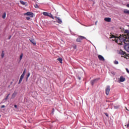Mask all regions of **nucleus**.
I'll return each instance as SVG.
<instances>
[{"mask_svg": "<svg viewBox=\"0 0 129 129\" xmlns=\"http://www.w3.org/2000/svg\"><path fill=\"white\" fill-rule=\"evenodd\" d=\"M118 38V44L119 45H122V43L124 44L127 43V37L125 35H120Z\"/></svg>", "mask_w": 129, "mask_h": 129, "instance_id": "1", "label": "nucleus"}, {"mask_svg": "<svg viewBox=\"0 0 129 129\" xmlns=\"http://www.w3.org/2000/svg\"><path fill=\"white\" fill-rule=\"evenodd\" d=\"M42 14L43 16H45V17H49V18H51V19H53V20H54V17L51 13L48 12H43Z\"/></svg>", "mask_w": 129, "mask_h": 129, "instance_id": "2", "label": "nucleus"}, {"mask_svg": "<svg viewBox=\"0 0 129 129\" xmlns=\"http://www.w3.org/2000/svg\"><path fill=\"white\" fill-rule=\"evenodd\" d=\"M110 91V86H107L105 88V93L106 95H108V94H109Z\"/></svg>", "mask_w": 129, "mask_h": 129, "instance_id": "3", "label": "nucleus"}, {"mask_svg": "<svg viewBox=\"0 0 129 129\" xmlns=\"http://www.w3.org/2000/svg\"><path fill=\"white\" fill-rule=\"evenodd\" d=\"M24 15H25V16H28L30 18H33V17H34V13L30 12H28L26 13H24Z\"/></svg>", "mask_w": 129, "mask_h": 129, "instance_id": "4", "label": "nucleus"}, {"mask_svg": "<svg viewBox=\"0 0 129 129\" xmlns=\"http://www.w3.org/2000/svg\"><path fill=\"white\" fill-rule=\"evenodd\" d=\"M110 39H112V41H115L116 43H118V37H115L114 35H112L111 37H110Z\"/></svg>", "mask_w": 129, "mask_h": 129, "instance_id": "5", "label": "nucleus"}, {"mask_svg": "<svg viewBox=\"0 0 129 129\" xmlns=\"http://www.w3.org/2000/svg\"><path fill=\"white\" fill-rule=\"evenodd\" d=\"M124 48L127 52H129V44L127 42H126V44L124 45Z\"/></svg>", "mask_w": 129, "mask_h": 129, "instance_id": "6", "label": "nucleus"}, {"mask_svg": "<svg viewBox=\"0 0 129 129\" xmlns=\"http://www.w3.org/2000/svg\"><path fill=\"white\" fill-rule=\"evenodd\" d=\"M83 39H85V37L80 36L77 39L76 41L77 42H80L82 40H83Z\"/></svg>", "mask_w": 129, "mask_h": 129, "instance_id": "7", "label": "nucleus"}, {"mask_svg": "<svg viewBox=\"0 0 129 129\" xmlns=\"http://www.w3.org/2000/svg\"><path fill=\"white\" fill-rule=\"evenodd\" d=\"M119 81H120V82H124V81H125V78L121 76L119 79Z\"/></svg>", "mask_w": 129, "mask_h": 129, "instance_id": "8", "label": "nucleus"}, {"mask_svg": "<svg viewBox=\"0 0 129 129\" xmlns=\"http://www.w3.org/2000/svg\"><path fill=\"white\" fill-rule=\"evenodd\" d=\"M24 77H25V76L21 75L19 81V84L22 83V81H23V79H24Z\"/></svg>", "mask_w": 129, "mask_h": 129, "instance_id": "9", "label": "nucleus"}, {"mask_svg": "<svg viewBox=\"0 0 129 129\" xmlns=\"http://www.w3.org/2000/svg\"><path fill=\"white\" fill-rule=\"evenodd\" d=\"M99 79V78H97V79H95L92 81H91V85H93V84H94V83H95V82H96V81H98Z\"/></svg>", "mask_w": 129, "mask_h": 129, "instance_id": "10", "label": "nucleus"}, {"mask_svg": "<svg viewBox=\"0 0 129 129\" xmlns=\"http://www.w3.org/2000/svg\"><path fill=\"white\" fill-rule=\"evenodd\" d=\"M29 41L31 42V43H32L34 45H36V41H35V39L30 38L29 39Z\"/></svg>", "mask_w": 129, "mask_h": 129, "instance_id": "11", "label": "nucleus"}, {"mask_svg": "<svg viewBox=\"0 0 129 129\" xmlns=\"http://www.w3.org/2000/svg\"><path fill=\"white\" fill-rule=\"evenodd\" d=\"M98 58L99 59V60H100V61H104V57H103V56H102V55H98Z\"/></svg>", "mask_w": 129, "mask_h": 129, "instance_id": "12", "label": "nucleus"}, {"mask_svg": "<svg viewBox=\"0 0 129 129\" xmlns=\"http://www.w3.org/2000/svg\"><path fill=\"white\" fill-rule=\"evenodd\" d=\"M56 21L58 24H62V20H61V18L60 17L56 18Z\"/></svg>", "mask_w": 129, "mask_h": 129, "instance_id": "13", "label": "nucleus"}, {"mask_svg": "<svg viewBox=\"0 0 129 129\" xmlns=\"http://www.w3.org/2000/svg\"><path fill=\"white\" fill-rule=\"evenodd\" d=\"M20 3L21 4V5H23V6H27V2H24L23 1H20Z\"/></svg>", "mask_w": 129, "mask_h": 129, "instance_id": "14", "label": "nucleus"}, {"mask_svg": "<svg viewBox=\"0 0 129 129\" xmlns=\"http://www.w3.org/2000/svg\"><path fill=\"white\" fill-rule=\"evenodd\" d=\"M104 21L109 22L111 21V19L110 18H106L104 19Z\"/></svg>", "mask_w": 129, "mask_h": 129, "instance_id": "15", "label": "nucleus"}, {"mask_svg": "<svg viewBox=\"0 0 129 129\" xmlns=\"http://www.w3.org/2000/svg\"><path fill=\"white\" fill-rule=\"evenodd\" d=\"M16 95H17V92H14V93L12 94L11 98H15V97H16Z\"/></svg>", "mask_w": 129, "mask_h": 129, "instance_id": "16", "label": "nucleus"}, {"mask_svg": "<svg viewBox=\"0 0 129 129\" xmlns=\"http://www.w3.org/2000/svg\"><path fill=\"white\" fill-rule=\"evenodd\" d=\"M119 53H120V55H124L125 54V52L122 50H120L119 51Z\"/></svg>", "mask_w": 129, "mask_h": 129, "instance_id": "17", "label": "nucleus"}, {"mask_svg": "<svg viewBox=\"0 0 129 129\" xmlns=\"http://www.w3.org/2000/svg\"><path fill=\"white\" fill-rule=\"evenodd\" d=\"M123 13L124 14H128V15H129V10H128L127 9H124Z\"/></svg>", "mask_w": 129, "mask_h": 129, "instance_id": "18", "label": "nucleus"}, {"mask_svg": "<svg viewBox=\"0 0 129 129\" xmlns=\"http://www.w3.org/2000/svg\"><path fill=\"white\" fill-rule=\"evenodd\" d=\"M6 17H7V13L5 12L2 15V18L3 19H6Z\"/></svg>", "mask_w": 129, "mask_h": 129, "instance_id": "19", "label": "nucleus"}, {"mask_svg": "<svg viewBox=\"0 0 129 129\" xmlns=\"http://www.w3.org/2000/svg\"><path fill=\"white\" fill-rule=\"evenodd\" d=\"M23 53H21L20 56V61H22V59H23Z\"/></svg>", "mask_w": 129, "mask_h": 129, "instance_id": "20", "label": "nucleus"}, {"mask_svg": "<svg viewBox=\"0 0 129 129\" xmlns=\"http://www.w3.org/2000/svg\"><path fill=\"white\" fill-rule=\"evenodd\" d=\"M57 60L60 62V63H62V61H63V59H62V58H57Z\"/></svg>", "mask_w": 129, "mask_h": 129, "instance_id": "21", "label": "nucleus"}, {"mask_svg": "<svg viewBox=\"0 0 129 129\" xmlns=\"http://www.w3.org/2000/svg\"><path fill=\"white\" fill-rule=\"evenodd\" d=\"M30 75H31V74H30V73H28L27 75L26 81L28 80V79L29 78V77H30Z\"/></svg>", "mask_w": 129, "mask_h": 129, "instance_id": "22", "label": "nucleus"}, {"mask_svg": "<svg viewBox=\"0 0 129 129\" xmlns=\"http://www.w3.org/2000/svg\"><path fill=\"white\" fill-rule=\"evenodd\" d=\"M126 37H127V43H128L129 42V34L127 35H125Z\"/></svg>", "mask_w": 129, "mask_h": 129, "instance_id": "23", "label": "nucleus"}, {"mask_svg": "<svg viewBox=\"0 0 129 129\" xmlns=\"http://www.w3.org/2000/svg\"><path fill=\"white\" fill-rule=\"evenodd\" d=\"M10 94H9L6 97V98L4 99V100H8V99H9V96H10Z\"/></svg>", "mask_w": 129, "mask_h": 129, "instance_id": "24", "label": "nucleus"}, {"mask_svg": "<svg viewBox=\"0 0 129 129\" xmlns=\"http://www.w3.org/2000/svg\"><path fill=\"white\" fill-rule=\"evenodd\" d=\"M22 75H23V76H25V75H26V69H25L24 70L23 73V74H22Z\"/></svg>", "mask_w": 129, "mask_h": 129, "instance_id": "25", "label": "nucleus"}, {"mask_svg": "<svg viewBox=\"0 0 129 129\" xmlns=\"http://www.w3.org/2000/svg\"><path fill=\"white\" fill-rule=\"evenodd\" d=\"M124 33L125 34H127V35H129V30H125L124 31Z\"/></svg>", "mask_w": 129, "mask_h": 129, "instance_id": "26", "label": "nucleus"}, {"mask_svg": "<svg viewBox=\"0 0 129 129\" xmlns=\"http://www.w3.org/2000/svg\"><path fill=\"white\" fill-rule=\"evenodd\" d=\"M1 56H2V58H4V57H5V53H4V51H2Z\"/></svg>", "mask_w": 129, "mask_h": 129, "instance_id": "27", "label": "nucleus"}, {"mask_svg": "<svg viewBox=\"0 0 129 129\" xmlns=\"http://www.w3.org/2000/svg\"><path fill=\"white\" fill-rule=\"evenodd\" d=\"M114 64H115L116 65H117V64H118V61L117 60H115L114 61Z\"/></svg>", "mask_w": 129, "mask_h": 129, "instance_id": "28", "label": "nucleus"}, {"mask_svg": "<svg viewBox=\"0 0 129 129\" xmlns=\"http://www.w3.org/2000/svg\"><path fill=\"white\" fill-rule=\"evenodd\" d=\"M34 7L36 9H39V6L38 5H35Z\"/></svg>", "mask_w": 129, "mask_h": 129, "instance_id": "29", "label": "nucleus"}, {"mask_svg": "<svg viewBox=\"0 0 129 129\" xmlns=\"http://www.w3.org/2000/svg\"><path fill=\"white\" fill-rule=\"evenodd\" d=\"M125 70H126L127 73H128V74H129V70H128V69L126 68V69H125Z\"/></svg>", "mask_w": 129, "mask_h": 129, "instance_id": "30", "label": "nucleus"}, {"mask_svg": "<svg viewBox=\"0 0 129 129\" xmlns=\"http://www.w3.org/2000/svg\"><path fill=\"white\" fill-rule=\"evenodd\" d=\"M114 107L115 109H117V108H118V106H114Z\"/></svg>", "mask_w": 129, "mask_h": 129, "instance_id": "31", "label": "nucleus"}, {"mask_svg": "<svg viewBox=\"0 0 129 129\" xmlns=\"http://www.w3.org/2000/svg\"><path fill=\"white\" fill-rule=\"evenodd\" d=\"M1 108H5V105H2V106H1Z\"/></svg>", "mask_w": 129, "mask_h": 129, "instance_id": "32", "label": "nucleus"}, {"mask_svg": "<svg viewBox=\"0 0 129 129\" xmlns=\"http://www.w3.org/2000/svg\"><path fill=\"white\" fill-rule=\"evenodd\" d=\"M105 114L106 116L108 117V114L107 113H105Z\"/></svg>", "mask_w": 129, "mask_h": 129, "instance_id": "33", "label": "nucleus"}, {"mask_svg": "<svg viewBox=\"0 0 129 129\" xmlns=\"http://www.w3.org/2000/svg\"><path fill=\"white\" fill-rule=\"evenodd\" d=\"M30 17H26V20H30Z\"/></svg>", "mask_w": 129, "mask_h": 129, "instance_id": "34", "label": "nucleus"}, {"mask_svg": "<svg viewBox=\"0 0 129 129\" xmlns=\"http://www.w3.org/2000/svg\"><path fill=\"white\" fill-rule=\"evenodd\" d=\"M78 79H79V80H81V78L80 77H79Z\"/></svg>", "mask_w": 129, "mask_h": 129, "instance_id": "35", "label": "nucleus"}, {"mask_svg": "<svg viewBox=\"0 0 129 129\" xmlns=\"http://www.w3.org/2000/svg\"><path fill=\"white\" fill-rule=\"evenodd\" d=\"M54 111H55V110H54V109H52V114H53V113H54Z\"/></svg>", "mask_w": 129, "mask_h": 129, "instance_id": "36", "label": "nucleus"}, {"mask_svg": "<svg viewBox=\"0 0 129 129\" xmlns=\"http://www.w3.org/2000/svg\"><path fill=\"white\" fill-rule=\"evenodd\" d=\"M14 107H15V108H17V105H14Z\"/></svg>", "mask_w": 129, "mask_h": 129, "instance_id": "37", "label": "nucleus"}, {"mask_svg": "<svg viewBox=\"0 0 129 129\" xmlns=\"http://www.w3.org/2000/svg\"><path fill=\"white\" fill-rule=\"evenodd\" d=\"M124 58H125V59H127V58L126 57V56L125 55L124 56Z\"/></svg>", "mask_w": 129, "mask_h": 129, "instance_id": "38", "label": "nucleus"}, {"mask_svg": "<svg viewBox=\"0 0 129 129\" xmlns=\"http://www.w3.org/2000/svg\"><path fill=\"white\" fill-rule=\"evenodd\" d=\"M12 38V36H10L9 37V40H10V39H11Z\"/></svg>", "mask_w": 129, "mask_h": 129, "instance_id": "39", "label": "nucleus"}, {"mask_svg": "<svg viewBox=\"0 0 129 129\" xmlns=\"http://www.w3.org/2000/svg\"><path fill=\"white\" fill-rule=\"evenodd\" d=\"M95 25H96H96H97V21H96V22H95Z\"/></svg>", "mask_w": 129, "mask_h": 129, "instance_id": "40", "label": "nucleus"}, {"mask_svg": "<svg viewBox=\"0 0 129 129\" xmlns=\"http://www.w3.org/2000/svg\"><path fill=\"white\" fill-rule=\"evenodd\" d=\"M127 7L128 8H129V4H127Z\"/></svg>", "mask_w": 129, "mask_h": 129, "instance_id": "41", "label": "nucleus"}, {"mask_svg": "<svg viewBox=\"0 0 129 129\" xmlns=\"http://www.w3.org/2000/svg\"><path fill=\"white\" fill-rule=\"evenodd\" d=\"M90 2H92L93 0H89Z\"/></svg>", "mask_w": 129, "mask_h": 129, "instance_id": "42", "label": "nucleus"}]
</instances>
